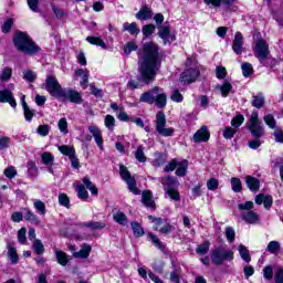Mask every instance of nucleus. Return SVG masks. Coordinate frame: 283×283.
<instances>
[{"instance_id":"nucleus-26","label":"nucleus","mask_w":283,"mask_h":283,"mask_svg":"<svg viewBox=\"0 0 283 283\" xmlns=\"http://www.w3.org/2000/svg\"><path fill=\"white\" fill-rule=\"evenodd\" d=\"M142 202L148 209H154V207H156V203L154 202V199L151 197V191H149V190L143 192Z\"/></svg>"},{"instance_id":"nucleus-20","label":"nucleus","mask_w":283,"mask_h":283,"mask_svg":"<svg viewBox=\"0 0 283 283\" xmlns=\"http://www.w3.org/2000/svg\"><path fill=\"white\" fill-rule=\"evenodd\" d=\"M242 219L244 220V222H248V224H258V222H260V216L253 210H248L247 212H243Z\"/></svg>"},{"instance_id":"nucleus-60","label":"nucleus","mask_w":283,"mask_h":283,"mask_svg":"<svg viewBox=\"0 0 283 283\" xmlns=\"http://www.w3.org/2000/svg\"><path fill=\"white\" fill-rule=\"evenodd\" d=\"M263 277L268 280V282H271V280H273V266L266 265L263 269Z\"/></svg>"},{"instance_id":"nucleus-14","label":"nucleus","mask_w":283,"mask_h":283,"mask_svg":"<svg viewBox=\"0 0 283 283\" xmlns=\"http://www.w3.org/2000/svg\"><path fill=\"white\" fill-rule=\"evenodd\" d=\"M88 132L92 134L97 147L103 151V132L96 125L88 126Z\"/></svg>"},{"instance_id":"nucleus-17","label":"nucleus","mask_w":283,"mask_h":283,"mask_svg":"<svg viewBox=\"0 0 283 283\" xmlns=\"http://www.w3.org/2000/svg\"><path fill=\"white\" fill-rule=\"evenodd\" d=\"M210 134L207 129V126H202L199 130H197L192 137L193 143H207L209 140Z\"/></svg>"},{"instance_id":"nucleus-4","label":"nucleus","mask_w":283,"mask_h":283,"mask_svg":"<svg viewBox=\"0 0 283 283\" xmlns=\"http://www.w3.org/2000/svg\"><path fill=\"white\" fill-rule=\"evenodd\" d=\"M155 129L159 136H164L165 138L169 136H174L175 129L171 127H167V117L164 112H158L155 120Z\"/></svg>"},{"instance_id":"nucleus-34","label":"nucleus","mask_w":283,"mask_h":283,"mask_svg":"<svg viewBox=\"0 0 283 283\" xmlns=\"http://www.w3.org/2000/svg\"><path fill=\"white\" fill-rule=\"evenodd\" d=\"M33 207L39 216H45V213H48V210L45 209V202L39 199H33Z\"/></svg>"},{"instance_id":"nucleus-64","label":"nucleus","mask_w":283,"mask_h":283,"mask_svg":"<svg viewBox=\"0 0 283 283\" xmlns=\"http://www.w3.org/2000/svg\"><path fill=\"white\" fill-rule=\"evenodd\" d=\"M274 283H283V269L280 268L274 274Z\"/></svg>"},{"instance_id":"nucleus-56","label":"nucleus","mask_w":283,"mask_h":283,"mask_svg":"<svg viewBox=\"0 0 283 283\" xmlns=\"http://www.w3.org/2000/svg\"><path fill=\"white\" fill-rule=\"evenodd\" d=\"M23 114L27 123H32V118H34V109L30 108V106H27L23 108Z\"/></svg>"},{"instance_id":"nucleus-11","label":"nucleus","mask_w":283,"mask_h":283,"mask_svg":"<svg viewBox=\"0 0 283 283\" xmlns=\"http://www.w3.org/2000/svg\"><path fill=\"white\" fill-rule=\"evenodd\" d=\"M61 98L69 101L70 103H75L76 105H81V103H83V96L81 93L72 88H64V91H62Z\"/></svg>"},{"instance_id":"nucleus-10","label":"nucleus","mask_w":283,"mask_h":283,"mask_svg":"<svg viewBox=\"0 0 283 283\" xmlns=\"http://www.w3.org/2000/svg\"><path fill=\"white\" fill-rule=\"evenodd\" d=\"M238 0H203V3L206 6H212V8H220V6H224L227 10H230V12H237L238 6H235V2Z\"/></svg>"},{"instance_id":"nucleus-6","label":"nucleus","mask_w":283,"mask_h":283,"mask_svg":"<svg viewBox=\"0 0 283 283\" xmlns=\"http://www.w3.org/2000/svg\"><path fill=\"white\" fill-rule=\"evenodd\" d=\"M248 129L251 132L252 136H254L255 138H260L264 136V127H262V123L260 122L258 111L252 112L248 123Z\"/></svg>"},{"instance_id":"nucleus-39","label":"nucleus","mask_w":283,"mask_h":283,"mask_svg":"<svg viewBox=\"0 0 283 283\" xmlns=\"http://www.w3.org/2000/svg\"><path fill=\"white\" fill-rule=\"evenodd\" d=\"M132 230L134 235H136V238H140L143 235H145V230L143 229V227H140V223H138L137 221H133L130 223Z\"/></svg>"},{"instance_id":"nucleus-58","label":"nucleus","mask_w":283,"mask_h":283,"mask_svg":"<svg viewBox=\"0 0 283 283\" xmlns=\"http://www.w3.org/2000/svg\"><path fill=\"white\" fill-rule=\"evenodd\" d=\"M148 220H150V222H153L155 231H160V229L163 228V224H164L163 219H160V218L156 219L151 216H148Z\"/></svg>"},{"instance_id":"nucleus-25","label":"nucleus","mask_w":283,"mask_h":283,"mask_svg":"<svg viewBox=\"0 0 283 283\" xmlns=\"http://www.w3.org/2000/svg\"><path fill=\"white\" fill-rule=\"evenodd\" d=\"M154 17V12L148 7H143L139 12L136 13V19L139 21H147Z\"/></svg>"},{"instance_id":"nucleus-52","label":"nucleus","mask_w":283,"mask_h":283,"mask_svg":"<svg viewBox=\"0 0 283 283\" xmlns=\"http://www.w3.org/2000/svg\"><path fill=\"white\" fill-rule=\"evenodd\" d=\"M142 32L144 36H151L154 32H156V25L154 24H146L143 27Z\"/></svg>"},{"instance_id":"nucleus-15","label":"nucleus","mask_w":283,"mask_h":283,"mask_svg":"<svg viewBox=\"0 0 283 283\" xmlns=\"http://www.w3.org/2000/svg\"><path fill=\"white\" fill-rule=\"evenodd\" d=\"M199 74H200V71H198V69L190 67L181 74V82L188 83V84L193 83L196 78H198Z\"/></svg>"},{"instance_id":"nucleus-7","label":"nucleus","mask_w":283,"mask_h":283,"mask_svg":"<svg viewBox=\"0 0 283 283\" xmlns=\"http://www.w3.org/2000/svg\"><path fill=\"white\" fill-rule=\"evenodd\" d=\"M119 176L123 180L126 181L127 187L129 191H132V193H134L135 196H138V193H140V190L136 188V179L133 178L132 172H129L127 167L123 165L119 166Z\"/></svg>"},{"instance_id":"nucleus-18","label":"nucleus","mask_w":283,"mask_h":283,"mask_svg":"<svg viewBox=\"0 0 283 283\" xmlns=\"http://www.w3.org/2000/svg\"><path fill=\"white\" fill-rule=\"evenodd\" d=\"M242 45H244V36L242 33L237 32L232 42V50L237 54H242Z\"/></svg>"},{"instance_id":"nucleus-33","label":"nucleus","mask_w":283,"mask_h":283,"mask_svg":"<svg viewBox=\"0 0 283 283\" xmlns=\"http://www.w3.org/2000/svg\"><path fill=\"white\" fill-rule=\"evenodd\" d=\"M113 219L115 220V222H117V224H120L122 227H127L128 224V220H127V216L125 213H123L122 211H117L114 216Z\"/></svg>"},{"instance_id":"nucleus-1","label":"nucleus","mask_w":283,"mask_h":283,"mask_svg":"<svg viewBox=\"0 0 283 283\" xmlns=\"http://www.w3.org/2000/svg\"><path fill=\"white\" fill-rule=\"evenodd\" d=\"M160 70V55L158 54V45L154 42L144 44L143 51L139 53L138 60V81L149 85L156 81V74Z\"/></svg>"},{"instance_id":"nucleus-32","label":"nucleus","mask_w":283,"mask_h":283,"mask_svg":"<svg viewBox=\"0 0 283 283\" xmlns=\"http://www.w3.org/2000/svg\"><path fill=\"white\" fill-rule=\"evenodd\" d=\"M86 41H87V43H91V45H97L98 48H102L103 50H107V44L99 36H87Z\"/></svg>"},{"instance_id":"nucleus-42","label":"nucleus","mask_w":283,"mask_h":283,"mask_svg":"<svg viewBox=\"0 0 283 283\" xmlns=\"http://www.w3.org/2000/svg\"><path fill=\"white\" fill-rule=\"evenodd\" d=\"M231 188L234 193H240L242 191V181L240 178L233 177L231 180Z\"/></svg>"},{"instance_id":"nucleus-35","label":"nucleus","mask_w":283,"mask_h":283,"mask_svg":"<svg viewBox=\"0 0 283 283\" xmlns=\"http://www.w3.org/2000/svg\"><path fill=\"white\" fill-rule=\"evenodd\" d=\"M10 78H12V67L4 66L0 73V81L1 83H8Z\"/></svg>"},{"instance_id":"nucleus-41","label":"nucleus","mask_w":283,"mask_h":283,"mask_svg":"<svg viewBox=\"0 0 283 283\" xmlns=\"http://www.w3.org/2000/svg\"><path fill=\"white\" fill-rule=\"evenodd\" d=\"M41 159L43 165H45L46 167H52V165H54V156H52V153L50 151L43 153L41 155Z\"/></svg>"},{"instance_id":"nucleus-31","label":"nucleus","mask_w":283,"mask_h":283,"mask_svg":"<svg viewBox=\"0 0 283 283\" xmlns=\"http://www.w3.org/2000/svg\"><path fill=\"white\" fill-rule=\"evenodd\" d=\"M161 185L165 187V191H167V189H175V187H178V180L174 177H165L161 179Z\"/></svg>"},{"instance_id":"nucleus-40","label":"nucleus","mask_w":283,"mask_h":283,"mask_svg":"<svg viewBox=\"0 0 283 283\" xmlns=\"http://www.w3.org/2000/svg\"><path fill=\"white\" fill-rule=\"evenodd\" d=\"M218 90L221 92V96H223V98H227L231 90H233V85H231V83L229 82H224L223 84L218 86Z\"/></svg>"},{"instance_id":"nucleus-55","label":"nucleus","mask_w":283,"mask_h":283,"mask_svg":"<svg viewBox=\"0 0 283 283\" xmlns=\"http://www.w3.org/2000/svg\"><path fill=\"white\" fill-rule=\"evenodd\" d=\"M12 145V138L2 136L0 137V150L8 149Z\"/></svg>"},{"instance_id":"nucleus-13","label":"nucleus","mask_w":283,"mask_h":283,"mask_svg":"<svg viewBox=\"0 0 283 283\" xmlns=\"http://www.w3.org/2000/svg\"><path fill=\"white\" fill-rule=\"evenodd\" d=\"M0 103H9L13 109L17 108V99H14V95L9 88L0 91Z\"/></svg>"},{"instance_id":"nucleus-27","label":"nucleus","mask_w":283,"mask_h":283,"mask_svg":"<svg viewBox=\"0 0 283 283\" xmlns=\"http://www.w3.org/2000/svg\"><path fill=\"white\" fill-rule=\"evenodd\" d=\"M23 218L29 222H32V224H41V220H39V217L28 208L23 209Z\"/></svg>"},{"instance_id":"nucleus-30","label":"nucleus","mask_w":283,"mask_h":283,"mask_svg":"<svg viewBox=\"0 0 283 283\" xmlns=\"http://www.w3.org/2000/svg\"><path fill=\"white\" fill-rule=\"evenodd\" d=\"M189 167V163L187 160H181L177 163L176 176L185 177L187 176V169Z\"/></svg>"},{"instance_id":"nucleus-63","label":"nucleus","mask_w":283,"mask_h":283,"mask_svg":"<svg viewBox=\"0 0 283 283\" xmlns=\"http://www.w3.org/2000/svg\"><path fill=\"white\" fill-rule=\"evenodd\" d=\"M23 78L24 81H29V83H33V81H36V73L34 71H24Z\"/></svg>"},{"instance_id":"nucleus-47","label":"nucleus","mask_w":283,"mask_h":283,"mask_svg":"<svg viewBox=\"0 0 283 283\" xmlns=\"http://www.w3.org/2000/svg\"><path fill=\"white\" fill-rule=\"evenodd\" d=\"M135 158L138 160V163H146L147 157L145 156V148L143 146H139L135 153Z\"/></svg>"},{"instance_id":"nucleus-61","label":"nucleus","mask_w":283,"mask_h":283,"mask_svg":"<svg viewBox=\"0 0 283 283\" xmlns=\"http://www.w3.org/2000/svg\"><path fill=\"white\" fill-rule=\"evenodd\" d=\"M170 98L174 101V103H182L184 101L182 93H180V91L177 88L172 91Z\"/></svg>"},{"instance_id":"nucleus-48","label":"nucleus","mask_w":283,"mask_h":283,"mask_svg":"<svg viewBox=\"0 0 283 283\" xmlns=\"http://www.w3.org/2000/svg\"><path fill=\"white\" fill-rule=\"evenodd\" d=\"M241 70H242V74L245 77L251 76V74H253V65H251V63L245 62L241 65Z\"/></svg>"},{"instance_id":"nucleus-37","label":"nucleus","mask_w":283,"mask_h":283,"mask_svg":"<svg viewBox=\"0 0 283 283\" xmlns=\"http://www.w3.org/2000/svg\"><path fill=\"white\" fill-rule=\"evenodd\" d=\"M84 227H87V229H92V231H98L101 229H105L106 224L103 221H91L84 223Z\"/></svg>"},{"instance_id":"nucleus-23","label":"nucleus","mask_w":283,"mask_h":283,"mask_svg":"<svg viewBox=\"0 0 283 283\" xmlns=\"http://www.w3.org/2000/svg\"><path fill=\"white\" fill-rule=\"evenodd\" d=\"M8 258L11 260L12 264H19V254L17 253V248L14 243L7 244Z\"/></svg>"},{"instance_id":"nucleus-3","label":"nucleus","mask_w":283,"mask_h":283,"mask_svg":"<svg viewBox=\"0 0 283 283\" xmlns=\"http://www.w3.org/2000/svg\"><path fill=\"white\" fill-rule=\"evenodd\" d=\"M82 182L83 184H77L75 186L77 198H80V200H87V198H90V193L87 192L86 189L91 191L92 196H98V189L96 188L95 185L92 184V180H90L88 177H84L82 179Z\"/></svg>"},{"instance_id":"nucleus-8","label":"nucleus","mask_w":283,"mask_h":283,"mask_svg":"<svg viewBox=\"0 0 283 283\" xmlns=\"http://www.w3.org/2000/svg\"><path fill=\"white\" fill-rule=\"evenodd\" d=\"M269 54H271V51H269V43L264 40H259L255 43L254 46V56L264 65V61L269 59Z\"/></svg>"},{"instance_id":"nucleus-43","label":"nucleus","mask_w":283,"mask_h":283,"mask_svg":"<svg viewBox=\"0 0 283 283\" xmlns=\"http://www.w3.org/2000/svg\"><path fill=\"white\" fill-rule=\"evenodd\" d=\"M209 247H211V242L205 241L196 249V253H198V255H207V253H209Z\"/></svg>"},{"instance_id":"nucleus-44","label":"nucleus","mask_w":283,"mask_h":283,"mask_svg":"<svg viewBox=\"0 0 283 283\" xmlns=\"http://www.w3.org/2000/svg\"><path fill=\"white\" fill-rule=\"evenodd\" d=\"M104 125L109 129V132H114V127H116V118H114L112 115H106Z\"/></svg>"},{"instance_id":"nucleus-50","label":"nucleus","mask_w":283,"mask_h":283,"mask_svg":"<svg viewBox=\"0 0 283 283\" xmlns=\"http://www.w3.org/2000/svg\"><path fill=\"white\" fill-rule=\"evenodd\" d=\"M166 193H168V197L170 198V200H175L176 202L180 200V192H178L176 188H167Z\"/></svg>"},{"instance_id":"nucleus-38","label":"nucleus","mask_w":283,"mask_h":283,"mask_svg":"<svg viewBox=\"0 0 283 283\" xmlns=\"http://www.w3.org/2000/svg\"><path fill=\"white\" fill-rule=\"evenodd\" d=\"M57 128H59V132L63 134V136H67V134H70V129H67V118L65 117L60 118L57 122Z\"/></svg>"},{"instance_id":"nucleus-19","label":"nucleus","mask_w":283,"mask_h":283,"mask_svg":"<svg viewBox=\"0 0 283 283\" xmlns=\"http://www.w3.org/2000/svg\"><path fill=\"white\" fill-rule=\"evenodd\" d=\"M256 205H263L265 209L273 207V197L264 193H260L255 197Z\"/></svg>"},{"instance_id":"nucleus-9","label":"nucleus","mask_w":283,"mask_h":283,"mask_svg":"<svg viewBox=\"0 0 283 283\" xmlns=\"http://www.w3.org/2000/svg\"><path fill=\"white\" fill-rule=\"evenodd\" d=\"M45 90L55 98H61V94L65 88L61 87V84L55 77L49 76L45 82Z\"/></svg>"},{"instance_id":"nucleus-57","label":"nucleus","mask_w":283,"mask_h":283,"mask_svg":"<svg viewBox=\"0 0 283 283\" xmlns=\"http://www.w3.org/2000/svg\"><path fill=\"white\" fill-rule=\"evenodd\" d=\"M263 120L265 123V125H268V127H270V129H275V117H273V115L269 114V115H265L263 117Z\"/></svg>"},{"instance_id":"nucleus-24","label":"nucleus","mask_w":283,"mask_h":283,"mask_svg":"<svg viewBox=\"0 0 283 283\" xmlns=\"http://www.w3.org/2000/svg\"><path fill=\"white\" fill-rule=\"evenodd\" d=\"M54 253L57 260V264H61V266H67V262L71 260L70 255L59 249H54Z\"/></svg>"},{"instance_id":"nucleus-54","label":"nucleus","mask_w":283,"mask_h":283,"mask_svg":"<svg viewBox=\"0 0 283 283\" xmlns=\"http://www.w3.org/2000/svg\"><path fill=\"white\" fill-rule=\"evenodd\" d=\"M253 107H256L258 109L262 108L264 106V96L262 95H256L253 97L252 101Z\"/></svg>"},{"instance_id":"nucleus-28","label":"nucleus","mask_w":283,"mask_h":283,"mask_svg":"<svg viewBox=\"0 0 283 283\" xmlns=\"http://www.w3.org/2000/svg\"><path fill=\"white\" fill-rule=\"evenodd\" d=\"M123 32H129L132 35H138L140 34V29L138 28V24H136V22H125L123 24Z\"/></svg>"},{"instance_id":"nucleus-5","label":"nucleus","mask_w":283,"mask_h":283,"mask_svg":"<svg viewBox=\"0 0 283 283\" xmlns=\"http://www.w3.org/2000/svg\"><path fill=\"white\" fill-rule=\"evenodd\" d=\"M210 258L212 264H214L216 266H220L221 264H224V261L233 260V251L224 250L223 248L219 247L211 251Z\"/></svg>"},{"instance_id":"nucleus-21","label":"nucleus","mask_w":283,"mask_h":283,"mask_svg":"<svg viewBox=\"0 0 283 283\" xmlns=\"http://www.w3.org/2000/svg\"><path fill=\"white\" fill-rule=\"evenodd\" d=\"M155 103L157 104V107H159V108L167 106V95L165 94L163 88H160L159 86H158V91L155 95Z\"/></svg>"},{"instance_id":"nucleus-62","label":"nucleus","mask_w":283,"mask_h":283,"mask_svg":"<svg viewBox=\"0 0 283 283\" xmlns=\"http://www.w3.org/2000/svg\"><path fill=\"white\" fill-rule=\"evenodd\" d=\"M238 129L235 128H231V127H226L224 132H223V138H226L227 140H231V138H233V136H235Z\"/></svg>"},{"instance_id":"nucleus-51","label":"nucleus","mask_w":283,"mask_h":283,"mask_svg":"<svg viewBox=\"0 0 283 283\" xmlns=\"http://www.w3.org/2000/svg\"><path fill=\"white\" fill-rule=\"evenodd\" d=\"M3 175L6 178H9V180H12V178L17 177V168H14V166H9L4 169Z\"/></svg>"},{"instance_id":"nucleus-45","label":"nucleus","mask_w":283,"mask_h":283,"mask_svg":"<svg viewBox=\"0 0 283 283\" xmlns=\"http://www.w3.org/2000/svg\"><path fill=\"white\" fill-rule=\"evenodd\" d=\"M239 253L244 262H251V254L249 253V249H247V247L242 244L239 245Z\"/></svg>"},{"instance_id":"nucleus-46","label":"nucleus","mask_w":283,"mask_h":283,"mask_svg":"<svg viewBox=\"0 0 283 283\" xmlns=\"http://www.w3.org/2000/svg\"><path fill=\"white\" fill-rule=\"evenodd\" d=\"M266 251H269V253H272L273 255L280 253V242L271 241L268 244Z\"/></svg>"},{"instance_id":"nucleus-2","label":"nucleus","mask_w":283,"mask_h":283,"mask_svg":"<svg viewBox=\"0 0 283 283\" xmlns=\"http://www.w3.org/2000/svg\"><path fill=\"white\" fill-rule=\"evenodd\" d=\"M13 43L19 52H24V54H29L31 56L34 54H39V52L41 51L39 45H36V43H34V41L30 39V35L24 32L15 33L13 38Z\"/></svg>"},{"instance_id":"nucleus-36","label":"nucleus","mask_w":283,"mask_h":283,"mask_svg":"<svg viewBox=\"0 0 283 283\" xmlns=\"http://www.w3.org/2000/svg\"><path fill=\"white\" fill-rule=\"evenodd\" d=\"M59 151L63 154V156H69L71 158L72 156H76V150L72 146L62 145L59 146Z\"/></svg>"},{"instance_id":"nucleus-59","label":"nucleus","mask_w":283,"mask_h":283,"mask_svg":"<svg viewBox=\"0 0 283 283\" xmlns=\"http://www.w3.org/2000/svg\"><path fill=\"white\" fill-rule=\"evenodd\" d=\"M242 123H244V116L243 115H237L234 118H232L231 126L234 129H238V127H240L242 125Z\"/></svg>"},{"instance_id":"nucleus-12","label":"nucleus","mask_w":283,"mask_h":283,"mask_svg":"<svg viewBox=\"0 0 283 283\" xmlns=\"http://www.w3.org/2000/svg\"><path fill=\"white\" fill-rule=\"evenodd\" d=\"M158 30V35L163 39L165 44L174 43V41H176V35L171 34V28H169V25H159Z\"/></svg>"},{"instance_id":"nucleus-49","label":"nucleus","mask_w":283,"mask_h":283,"mask_svg":"<svg viewBox=\"0 0 283 283\" xmlns=\"http://www.w3.org/2000/svg\"><path fill=\"white\" fill-rule=\"evenodd\" d=\"M33 250L38 255H42V253H44L45 251V248L43 247V242H41V240L39 239H35L33 241Z\"/></svg>"},{"instance_id":"nucleus-53","label":"nucleus","mask_w":283,"mask_h":283,"mask_svg":"<svg viewBox=\"0 0 283 283\" xmlns=\"http://www.w3.org/2000/svg\"><path fill=\"white\" fill-rule=\"evenodd\" d=\"M25 233H28V230L25 228H21L18 232V242L20 244H28V237H25Z\"/></svg>"},{"instance_id":"nucleus-16","label":"nucleus","mask_w":283,"mask_h":283,"mask_svg":"<svg viewBox=\"0 0 283 283\" xmlns=\"http://www.w3.org/2000/svg\"><path fill=\"white\" fill-rule=\"evenodd\" d=\"M156 94H158V86H155L153 90L143 93L139 97V102L154 105V103H156Z\"/></svg>"},{"instance_id":"nucleus-29","label":"nucleus","mask_w":283,"mask_h":283,"mask_svg":"<svg viewBox=\"0 0 283 283\" xmlns=\"http://www.w3.org/2000/svg\"><path fill=\"white\" fill-rule=\"evenodd\" d=\"M245 184L250 191H258L260 189V180L255 177L247 176Z\"/></svg>"},{"instance_id":"nucleus-22","label":"nucleus","mask_w":283,"mask_h":283,"mask_svg":"<svg viewBox=\"0 0 283 283\" xmlns=\"http://www.w3.org/2000/svg\"><path fill=\"white\" fill-rule=\"evenodd\" d=\"M92 253V247L90 244H83L78 252L73 253V258H78L81 260H87Z\"/></svg>"}]
</instances>
